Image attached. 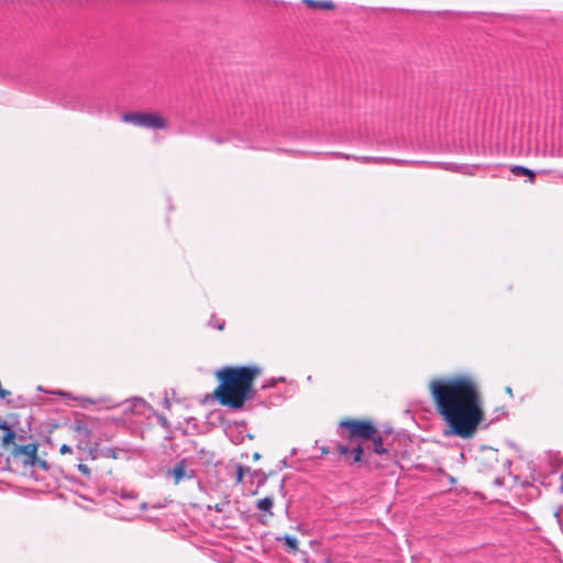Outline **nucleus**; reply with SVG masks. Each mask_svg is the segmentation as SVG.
<instances>
[{"mask_svg": "<svg viewBox=\"0 0 563 563\" xmlns=\"http://www.w3.org/2000/svg\"><path fill=\"white\" fill-rule=\"evenodd\" d=\"M430 393L450 433L471 438L483 419L475 382L468 376L438 378L430 382Z\"/></svg>", "mask_w": 563, "mask_h": 563, "instance_id": "1", "label": "nucleus"}, {"mask_svg": "<svg viewBox=\"0 0 563 563\" xmlns=\"http://www.w3.org/2000/svg\"><path fill=\"white\" fill-rule=\"evenodd\" d=\"M260 375L256 366L224 367L217 373L220 380L214 395L219 402L232 409H240L253 398V383Z\"/></svg>", "mask_w": 563, "mask_h": 563, "instance_id": "2", "label": "nucleus"}, {"mask_svg": "<svg viewBox=\"0 0 563 563\" xmlns=\"http://www.w3.org/2000/svg\"><path fill=\"white\" fill-rule=\"evenodd\" d=\"M122 121L125 123L133 124L135 126L148 128V129H164L166 128L165 120L155 114L148 112H131L123 113Z\"/></svg>", "mask_w": 563, "mask_h": 563, "instance_id": "3", "label": "nucleus"}, {"mask_svg": "<svg viewBox=\"0 0 563 563\" xmlns=\"http://www.w3.org/2000/svg\"><path fill=\"white\" fill-rule=\"evenodd\" d=\"M340 427L345 429L349 432V439L353 440L355 438H360L362 440H367L371 437L375 435V427L371 421H362V420H342L340 422Z\"/></svg>", "mask_w": 563, "mask_h": 563, "instance_id": "4", "label": "nucleus"}, {"mask_svg": "<svg viewBox=\"0 0 563 563\" xmlns=\"http://www.w3.org/2000/svg\"><path fill=\"white\" fill-rule=\"evenodd\" d=\"M92 98L84 96L78 92H69L60 98L59 102L67 109L87 111L93 113L95 110L91 107Z\"/></svg>", "mask_w": 563, "mask_h": 563, "instance_id": "5", "label": "nucleus"}, {"mask_svg": "<svg viewBox=\"0 0 563 563\" xmlns=\"http://www.w3.org/2000/svg\"><path fill=\"white\" fill-rule=\"evenodd\" d=\"M476 461L482 471H495L499 466L498 450L493 448H483L476 455Z\"/></svg>", "mask_w": 563, "mask_h": 563, "instance_id": "6", "label": "nucleus"}, {"mask_svg": "<svg viewBox=\"0 0 563 563\" xmlns=\"http://www.w3.org/2000/svg\"><path fill=\"white\" fill-rule=\"evenodd\" d=\"M166 476L173 479L175 485L179 484L185 478L194 477V471L187 472L185 460L179 461L173 468L166 472Z\"/></svg>", "mask_w": 563, "mask_h": 563, "instance_id": "7", "label": "nucleus"}, {"mask_svg": "<svg viewBox=\"0 0 563 563\" xmlns=\"http://www.w3.org/2000/svg\"><path fill=\"white\" fill-rule=\"evenodd\" d=\"M147 404L142 398H133L128 401L125 410H131L135 415H144Z\"/></svg>", "mask_w": 563, "mask_h": 563, "instance_id": "8", "label": "nucleus"}, {"mask_svg": "<svg viewBox=\"0 0 563 563\" xmlns=\"http://www.w3.org/2000/svg\"><path fill=\"white\" fill-rule=\"evenodd\" d=\"M368 440L372 441V446H373L372 450L374 453H376L378 455H383V454L388 455L387 449L384 448V445H383V437L377 431V429H375V435L371 437Z\"/></svg>", "mask_w": 563, "mask_h": 563, "instance_id": "9", "label": "nucleus"}, {"mask_svg": "<svg viewBox=\"0 0 563 563\" xmlns=\"http://www.w3.org/2000/svg\"><path fill=\"white\" fill-rule=\"evenodd\" d=\"M18 452L25 456L26 463H33L36 457L37 448L34 444L21 445L18 448Z\"/></svg>", "mask_w": 563, "mask_h": 563, "instance_id": "10", "label": "nucleus"}, {"mask_svg": "<svg viewBox=\"0 0 563 563\" xmlns=\"http://www.w3.org/2000/svg\"><path fill=\"white\" fill-rule=\"evenodd\" d=\"M302 2L311 9L332 10L335 7L331 0H302Z\"/></svg>", "mask_w": 563, "mask_h": 563, "instance_id": "11", "label": "nucleus"}, {"mask_svg": "<svg viewBox=\"0 0 563 563\" xmlns=\"http://www.w3.org/2000/svg\"><path fill=\"white\" fill-rule=\"evenodd\" d=\"M438 166L445 170L462 173V174H471V167L467 165H456L453 163H437Z\"/></svg>", "mask_w": 563, "mask_h": 563, "instance_id": "12", "label": "nucleus"}, {"mask_svg": "<svg viewBox=\"0 0 563 563\" xmlns=\"http://www.w3.org/2000/svg\"><path fill=\"white\" fill-rule=\"evenodd\" d=\"M73 429L75 432L81 434L82 437H85L87 440L90 438L91 435V430L89 429L88 427V423L84 420H76L74 426H73Z\"/></svg>", "mask_w": 563, "mask_h": 563, "instance_id": "13", "label": "nucleus"}, {"mask_svg": "<svg viewBox=\"0 0 563 563\" xmlns=\"http://www.w3.org/2000/svg\"><path fill=\"white\" fill-rule=\"evenodd\" d=\"M511 173L515 176H518V177L528 176L529 177V181L531 184L534 181V172L529 169V168H527V167L515 165V166L511 167Z\"/></svg>", "mask_w": 563, "mask_h": 563, "instance_id": "14", "label": "nucleus"}, {"mask_svg": "<svg viewBox=\"0 0 563 563\" xmlns=\"http://www.w3.org/2000/svg\"><path fill=\"white\" fill-rule=\"evenodd\" d=\"M273 505H274V498L268 496V497L257 500L256 507H257V509H260L262 511H268L272 515L271 509H272Z\"/></svg>", "mask_w": 563, "mask_h": 563, "instance_id": "15", "label": "nucleus"}, {"mask_svg": "<svg viewBox=\"0 0 563 563\" xmlns=\"http://www.w3.org/2000/svg\"><path fill=\"white\" fill-rule=\"evenodd\" d=\"M333 155H335L338 157H343L346 159L353 158L361 163H375V161H374L375 157H373V156H351V155H344V154H340V153H333Z\"/></svg>", "mask_w": 563, "mask_h": 563, "instance_id": "16", "label": "nucleus"}, {"mask_svg": "<svg viewBox=\"0 0 563 563\" xmlns=\"http://www.w3.org/2000/svg\"><path fill=\"white\" fill-rule=\"evenodd\" d=\"M550 464L552 467L551 474L555 475L558 473L560 466L562 465V459L556 454L550 455Z\"/></svg>", "mask_w": 563, "mask_h": 563, "instance_id": "17", "label": "nucleus"}, {"mask_svg": "<svg viewBox=\"0 0 563 563\" xmlns=\"http://www.w3.org/2000/svg\"><path fill=\"white\" fill-rule=\"evenodd\" d=\"M285 544L288 547V549L292 552L297 551L298 549V541L296 538L290 536H285L284 538Z\"/></svg>", "mask_w": 563, "mask_h": 563, "instance_id": "18", "label": "nucleus"}, {"mask_svg": "<svg viewBox=\"0 0 563 563\" xmlns=\"http://www.w3.org/2000/svg\"><path fill=\"white\" fill-rule=\"evenodd\" d=\"M351 453L353 454V462L357 463V462H362V457H363V454H364V450L361 445H357L355 446Z\"/></svg>", "mask_w": 563, "mask_h": 563, "instance_id": "19", "label": "nucleus"}, {"mask_svg": "<svg viewBox=\"0 0 563 563\" xmlns=\"http://www.w3.org/2000/svg\"><path fill=\"white\" fill-rule=\"evenodd\" d=\"M374 161H375V164H386V163L400 164L401 163V161L388 158V157H375Z\"/></svg>", "mask_w": 563, "mask_h": 563, "instance_id": "20", "label": "nucleus"}, {"mask_svg": "<svg viewBox=\"0 0 563 563\" xmlns=\"http://www.w3.org/2000/svg\"><path fill=\"white\" fill-rule=\"evenodd\" d=\"M243 477H244V468L242 465H238L236 471H235V482L241 483L243 481Z\"/></svg>", "mask_w": 563, "mask_h": 563, "instance_id": "21", "label": "nucleus"}, {"mask_svg": "<svg viewBox=\"0 0 563 563\" xmlns=\"http://www.w3.org/2000/svg\"><path fill=\"white\" fill-rule=\"evenodd\" d=\"M336 451L339 452V454L341 455H345L347 453H350V449L346 446V445H342V444H338L336 445Z\"/></svg>", "mask_w": 563, "mask_h": 563, "instance_id": "22", "label": "nucleus"}, {"mask_svg": "<svg viewBox=\"0 0 563 563\" xmlns=\"http://www.w3.org/2000/svg\"><path fill=\"white\" fill-rule=\"evenodd\" d=\"M78 470L82 475L89 476L90 470L86 464H79Z\"/></svg>", "mask_w": 563, "mask_h": 563, "instance_id": "23", "label": "nucleus"}, {"mask_svg": "<svg viewBox=\"0 0 563 563\" xmlns=\"http://www.w3.org/2000/svg\"><path fill=\"white\" fill-rule=\"evenodd\" d=\"M73 451L71 446H69L68 444H63L59 449V452L62 454H65V453H70Z\"/></svg>", "mask_w": 563, "mask_h": 563, "instance_id": "24", "label": "nucleus"}, {"mask_svg": "<svg viewBox=\"0 0 563 563\" xmlns=\"http://www.w3.org/2000/svg\"><path fill=\"white\" fill-rule=\"evenodd\" d=\"M14 437H15V435H14V433H13L12 431H10V430H9V431L7 432V434L4 435V438H3V441H4V442L12 441V440L14 439Z\"/></svg>", "mask_w": 563, "mask_h": 563, "instance_id": "25", "label": "nucleus"}, {"mask_svg": "<svg viewBox=\"0 0 563 563\" xmlns=\"http://www.w3.org/2000/svg\"><path fill=\"white\" fill-rule=\"evenodd\" d=\"M369 459H371V455L367 454L365 460H364V463L367 464L368 466H372L373 463H372V461Z\"/></svg>", "mask_w": 563, "mask_h": 563, "instance_id": "26", "label": "nucleus"}, {"mask_svg": "<svg viewBox=\"0 0 563 563\" xmlns=\"http://www.w3.org/2000/svg\"><path fill=\"white\" fill-rule=\"evenodd\" d=\"M320 451H321L322 455L328 454L330 452L329 448H327V446L320 448Z\"/></svg>", "mask_w": 563, "mask_h": 563, "instance_id": "27", "label": "nucleus"}, {"mask_svg": "<svg viewBox=\"0 0 563 563\" xmlns=\"http://www.w3.org/2000/svg\"><path fill=\"white\" fill-rule=\"evenodd\" d=\"M503 466H509L510 465V461L508 459H505L503 462H501Z\"/></svg>", "mask_w": 563, "mask_h": 563, "instance_id": "28", "label": "nucleus"}, {"mask_svg": "<svg viewBox=\"0 0 563 563\" xmlns=\"http://www.w3.org/2000/svg\"><path fill=\"white\" fill-rule=\"evenodd\" d=\"M223 327H224V322H221V323H220V322H217V328H218L219 330H222V329H223Z\"/></svg>", "mask_w": 563, "mask_h": 563, "instance_id": "29", "label": "nucleus"}, {"mask_svg": "<svg viewBox=\"0 0 563 563\" xmlns=\"http://www.w3.org/2000/svg\"><path fill=\"white\" fill-rule=\"evenodd\" d=\"M223 327H224V322H221V323H220V322H217V328H218L219 330H222V329H223Z\"/></svg>", "mask_w": 563, "mask_h": 563, "instance_id": "30", "label": "nucleus"}, {"mask_svg": "<svg viewBox=\"0 0 563 563\" xmlns=\"http://www.w3.org/2000/svg\"><path fill=\"white\" fill-rule=\"evenodd\" d=\"M140 508H141L142 510L146 509V508H147V504L142 503V504L140 505Z\"/></svg>", "mask_w": 563, "mask_h": 563, "instance_id": "31", "label": "nucleus"}, {"mask_svg": "<svg viewBox=\"0 0 563 563\" xmlns=\"http://www.w3.org/2000/svg\"><path fill=\"white\" fill-rule=\"evenodd\" d=\"M506 391H507L509 395H512V390H511V388H510V387H507V388H506Z\"/></svg>", "mask_w": 563, "mask_h": 563, "instance_id": "32", "label": "nucleus"}, {"mask_svg": "<svg viewBox=\"0 0 563 563\" xmlns=\"http://www.w3.org/2000/svg\"><path fill=\"white\" fill-rule=\"evenodd\" d=\"M495 483H496L497 485H501V481H500L498 477L495 479Z\"/></svg>", "mask_w": 563, "mask_h": 563, "instance_id": "33", "label": "nucleus"}, {"mask_svg": "<svg viewBox=\"0 0 563 563\" xmlns=\"http://www.w3.org/2000/svg\"><path fill=\"white\" fill-rule=\"evenodd\" d=\"M214 141H216L217 143H221V142H222V140H219V139H214Z\"/></svg>", "mask_w": 563, "mask_h": 563, "instance_id": "34", "label": "nucleus"}, {"mask_svg": "<svg viewBox=\"0 0 563 563\" xmlns=\"http://www.w3.org/2000/svg\"><path fill=\"white\" fill-rule=\"evenodd\" d=\"M559 478L560 481H563V474H560Z\"/></svg>", "mask_w": 563, "mask_h": 563, "instance_id": "35", "label": "nucleus"}, {"mask_svg": "<svg viewBox=\"0 0 563 563\" xmlns=\"http://www.w3.org/2000/svg\"><path fill=\"white\" fill-rule=\"evenodd\" d=\"M560 490H561V492H563V484H561V486H560Z\"/></svg>", "mask_w": 563, "mask_h": 563, "instance_id": "36", "label": "nucleus"}]
</instances>
